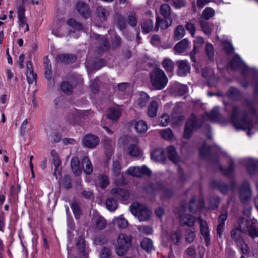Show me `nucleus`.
Masks as SVG:
<instances>
[{
  "instance_id": "nucleus-20",
  "label": "nucleus",
  "mask_w": 258,
  "mask_h": 258,
  "mask_svg": "<svg viewBox=\"0 0 258 258\" xmlns=\"http://www.w3.org/2000/svg\"><path fill=\"white\" fill-rule=\"evenodd\" d=\"M153 22L149 19H143L141 22V26L142 32L144 33H148L153 29Z\"/></svg>"
},
{
  "instance_id": "nucleus-28",
  "label": "nucleus",
  "mask_w": 258,
  "mask_h": 258,
  "mask_svg": "<svg viewBox=\"0 0 258 258\" xmlns=\"http://www.w3.org/2000/svg\"><path fill=\"white\" fill-rule=\"evenodd\" d=\"M226 218L227 214H221L219 217L217 231V234L219 237H221L222 235L225 226L224 221Z\"/></svg>"
},
{
  "instance_id": "nucleus-55",
  "label": "nucleus",
  "mask_w": 258,
  "mask_h": 258,
  "mask_svg": "<svg viewBox=\"0 0 258 258\" xmlns=\"http://www.w3.org/2000/svg\"><path fill=\"white\" fill-rule=\"evenodd\" d=\"M27 82L29 84H32L34 82H36L37 75L33 72L26 73Z\"/></svg>"
},
{
  "instance_id": "nucleus-9",
  "label": "nucleus",
  "mask_w": 258,
  "mask_h": 258,
  "mask_svg": "<svg viewBox=\"0 0 258 258\" xmlns=\"http://www.w3.org/2000/svg\"><path fill=\"white\" fill-rule=\"evenodd\" d=\"M111 194L116 200L122 201L127 200L130 198L128 191L123 188L119 187L112 188L110 191Z\"/></svg>"
},
{
  "instance_id": "nucleus-7",
  "label": "nucleus",
  "mask_w": 258,
  "mask_h": 258,
  "mask_svg": "<svg viewBox=\"0 0 258 258\" xmlns=\"http://www.w3.org/2000/svg\"><path fill=\"white\" fill-rule=\"evenodd\" d=\"M172 22L170 17V8L167 5H162V29H166Z\"/></svg>"
},
{
  "instance_id": "nucleus-32",
  "label": "nucleus",
  "mask_w": 258,
  "mask_h": 258,
  "mask_svg": "<svg viewBox=\"0 0 258 258\" xmlns=\"http://www.w3.org/2000/svg\"><path fill=\"white\" fill-rule=\"evenodd\" d=\"M115 22L117 27L120 30H123L126 28L125 19L122 15L117 14L115 15Z\"/></svg>"
},
{
  "instance_id": "nucleus-41",
  "label": "nucleus",
  "mask_w": 258,
  "mask_h": 258,
  "mask_svg": "<svg viewBox=\"0 0 258 258\" xmlns=\"http://www.w3.org/2000/svg\"><path fill=\"white\" fill-rule=\"evenodd\" d=\"M126 21L130 26L131 27H135L138 22V19L136 17L135 12L133 11L130 12V14L127 17Z\"/></svg>"
},
{
  "instance_id": "nucleus-2",
  "label": "nucleus",
  "mask_w": 258,
  "mask_h": 258,
  "mask_svg": "<svg viewBox=\"0 0 258 258\" xmlns=\"http://www.w3.org/2000/svg\"><path fill=\"white\" fill-rule=\"evenodd\" d=\"M245 230H247L249 235L251 237L258 236V228H257V222L255 220H251L248 221L241 220L239 223L238 227L233 229L231 231V236L233 231L237 238L242 239V234Z\"/></svg>"
},
{
  "instance_id": "nucleus-29",
  "label": "nucleus",
  "mask_w": 258,
  "mask_h": 258,
  "mask_svg": "<svg viewBox=\"0 0 258 258\" xmlns=\"http://www.w3.org/2000/svg\"><path fill=\"white\" fill-rule=\"evenodd\" d=\"M45 76L46 79L50 80L52 78L51 65L47 57L44 58Z\"/></svg>"
},
{
  "instance_id": "nucleus-17",
  "label": "nucleus",
  "mask_w": 258,
  "mask_h": 258,
  "mask_svg": "<svg viewBox=\"0 0 258 258\" xmlns=\"http://www.w3.org/2000/svg\"><path fill=\"white\" fill-rule=\"evenodd\" d=\"M177 73L180 76H184L189 72L190 66L187 61L180 60L177 62Z\"/></svg>"
},
{
  "instance_id": "nucleus-44",
  "label": "nucleus",
  "mask_w": 258,
  "mask_h": 258,
  "mask_svg": "<svg viewBox=\"0 0 258 258\" xmlns=\"http://www.w3.org/2000/svg\"><path fill=\"white\" fill-rule=\"evenodd\" d=\"M162 66L167 72L171 73L174 68V63L171 60L166 58L162 62Z\"/></svg>"
},
{
  "instance_id": "nucleus-51",
  "label": "nucleus",
  "mask_w": 258,
  "mask_h": 258,
  "mask_svg": "<svg viewBox=\"0 0 258 258\" xmlns=\"http://www.w3.org/2000/svg\"><path fill=\"white\" fill-rule=\"evenodd\" d=\"M185 35V31L184 28L181 25H179L177 27L175 32L174 36L177 39L182 38Z\"/></svg>"
},
{
  "instance_id": "nucleus-60",
  "label": "nucleus",
  "mask_w": 258,
  "mask_h": 258,
  "mask_svg": "<svg viewBox=\"0 0 258 258\" xmlns=\"http://www.w3.org/2000/svg\"><path fill=\"white\" fill-rule=\"evenodd\" d=\"M139 230L142 233L146 234H151L153 230L151 227L148 226H141L139 227Z\"/></svg>"
},
{
  "instance_id": "nucleus-42",
  "label": "nucleus",
  "mask_w": 258,
  "mask_h": 258,
  "mask_svg": "<svg viewBox=\"0 0 258 258\" xmlns=\"http://www.w3.org/2000/svg\"><path fill=\"white\" fill-rule=\"evenodd\" d=\"M181 237L182 234L181 231L179 230H177L170 236V238H169V240L171 243L176 244L180 241Z\"/></svg>"
},
{
  "instance_id": "nucleus-52",
  "label": "nucleus",
  "mask_w": 258,
  "mask_h": 258,
  "mask_svg": "<svg viewBox=\"0 0 258 258\" xmlns=\"http://www.w3.org/2000/svg\"><path fill=\"white\" fill-rule=\"evenodd\" d=\"M111 251L110 248L104 246L102 248L99 254L100 258H108L111 256Z\"/></svg>"
},
{
  "instance_id": "nucleus-38",
  "label": "nucleus",
  "mask_w": 258,
  "mask_h": 258,
  "mask_svg": "<svg viewBox=\"0 0 258 258\" xmlns=\"http://www.w3.org/2000/svg\"><path fill=\"white\" fill-rule=\"evenodd\" d=\"M141 247L147 251H151L153 248L152 241L149 238H144L141 242Z\"/></svg>"
},
{
  "instance_id": "nucleus-11",
  "label": "nucleus",
  "mask_w": 258,
  "mask_h": 258,
  "mask_svg": "<svg viewBox=\"0 0 258 258\" xmlns=\"http://www.w3.org/2000/svg\"><path fill=\"white\" fill-rule=\"evenodd\" d=\"M99 143V139L95 135L88 134L83 140V145L89 148L95 147Z\"/></svg>"
},
{
  "instance_id": "nucleus-10",
  "label": "nucleus",
  "mask_w": 258,
  "mask_h": 258,
  "mask_svg": "<svg viewBox=\"0 0 258 258\" xmlns=\"http://www.w3.org/2000/svg\"><path fill=\"white\" fill-rule=\"evenodd\" d=\"M232 238L235 240L237 246L240 247L243 254L242 257L244 258L249 257L250 253V249L247 245L243 241V239L237 238L234 231L232 233Z\"/></svg>"
},
{
  "instance_id": "nucleus-33",
  "label": "nucleus",
  "mask_w": 258,
  "mask_h": 258,
  "mask_svg": "<svg viewBox=\"0 0 258 258\" xmlns=\"http://www.w3.org/2000/svg\"><path fill=\"white\" fill-rule=\"evenodd\" d=\"M109 181L108 177L104 174H101L98 176L97 184L102 189H105L109 184Z\"/></svg>"
},
{
  "instance_id": "nucleus-36",
  "label": "nucleus",
  "mask_w": 258,
  "mask_h": 258,
  "mask_svg": "<svg viewBox=\"0 0 258 258\" xmlns=\"http://www.w3.org/2000/svg\"><path fill=\"white\" fill-rule=\"evenodd\" d=\"M52 162L54 166V171L53 175L56 176L57 174H60L61 171V168L60 167L61 164V161L59 159L58 156L52 157Z\"/></svg>"
},
{
  "instance_id": "nucleus-25",
  "label": "nucleus",
  "mask_w": 258,
  "mask_h": 258,
  "mask_svg": "<svg viewBox=\"0 0 258 258\" xmlns=\"http://www.w3.org/2000/svg\"><path fill=\"white\" fill-rule=\"evenodd\" d=\"M149 96L145 92H141L138 99V105L140 108L146 106L149 101Z\"/></svg>"
},
{
  "instance_id": "nucleus-64",
  "label": "nucleus",
  "mask_w": 258,
  "mask_h": 258,
  "mask_svg": "<svg viewBox=\"0 0 258 258\" xmlns=\"http://www.w3.org/2000/svg\"><path fill=\"white\" fill-rule=\"evenodd\" d=\"M162 137L167 140L170 139L172 137V133L171 130L167 128L162 131Z\"/></svg>"
},
{
  "instance_id": "nucleus-14",
  "label": "nucleus",
  "mask_w": 258,
  "mask_h": 258,
  "mask_svg": "<svg viewBox=\"0 0 258 258\" xmlns=\"http://www.w3.org/2000/svg\"><path fill=\"white\" fill-rule=\"evenodd\" d=\"M197 221L200 224V232L202 235L205 237L206 244L208 245L210 244V239L209 236V230L207 222L201 218H197Z\"/></svg>"
},
{
  "instance_id": "nucleus-46",
  "label": "nucleus",
  "mask_w": 258,
  "mask_h": 258,
  "mask_svg": "<svg viewBox=\"0 0 258 258\" xmlns=\"http://www.w3.org/2000/svg\"><path fill=\"white\" fill-rule=\"evenodd\" d=\"M218 116V108H214L210 113L206 114V118L213 121H216Z\"/></svg>"
},
{
  "instance_id": "nucleus-18",
  "label": "nucleus",
  "mask_w": 258,
  "mask_h": 258,
  "mask_svg": "<svg viewBox=\"0 0 258 258\" xmlns=\"http://www.w3.org/2000/svg\"><path fill=\"white\" fill-rule=\"evenodd\" d=\"M204 41V39L201 37H197L194 40V49L190 54V58L192 61H196L195 55L199 52V48L202 46Z\"/></svg>"
},
{
  "instance_id": "nucleus-30",
  "label": "nucleus",
  "mask_w": 258,
  "mask_h": 258,
  "mask_svg": "<svg viewBox=\"0 0 258 258\" xmlns=\"http://www.w3.org/2000/svg\"><path fill=\"white\" fill-rule=\"evenodd\" d=\"M71 166L74 173L79 174L81 172L80 161L77 157H73L71 159Z\"/></svg>"
},
{
  "instance_id": "nucleus-37",
  "label": "nucleus",
  "mask_w": 258,
  "mask_h": 258,
  "mask_svg": "<svg viewBox=\"0 0 258 258\" xmlns=\"http://www.w3.org/2000/svg\"><path fill=\"white\" fill-rule=\"evenodd\" d=\"M60 89L61 91L67 95L71 94L73 91L72 85L67 81H63L61 83Z\"/></svg>"
},
{
  "instance_id": "nucleus-56",
  "label": "nucleus",
  "mask_w": 258,
  "mask_h": 258,
  "mask_svg": "<svg viewBox=\"0 0 258 258\" xmlns=\"http://www.w3.org/2000/svg\"><path fill=\"white\" fill-rule=\"evenodd\" d=\"M196 238V234L195 232L191 230H188L185 235V240L188 243H190L192 242Z\"/></svg>"
},
{
  "instance_id": "nucleus-39",
  "label": "nucleus",
  "mask_w": 258,
  "mask_h": 258,
  "mask_svg": "<svg viewBox=\"0 0 258 258\" xmlns=\"http://www.w3.org/2000/svg\"><path fill=\"white\" fill-rule=\"evenodd\" d=\"M121 165L117 160L113 161L112 165V172L115 176H118L120 174Z\"/></svg>"
},
{
  "instance_id": "nucleus-40",
  "label": "nucleus",
  "mask_w": 258,
  "mask_h": 258,
  "mask_svg": "<svg viewBox=\"0 0 258 258\" xmlns=\"http://www.w3.org/2000/svg\"><path fill=\"white\" fill-rule=\"evenodd\" d=\"M113 222L120 229L125 228L128 225L127 221L123 217H120L114 219Z\"/></svg>"
},
{
  "instance_id": "nucleus-49",
  "label": "nucleus",
  "mask_w": 258,
  "mask_h": 258,
  "mask_svg": "<svg viewBox=\"0 0 258 258\" xmlns=\"http://www.w3.org/2000/svg\"><path fill=\"white\" fill-rule=\"evenodd\" d=\"M215 14L214 10L211 8H206L202 13V17L208 20L213 17Z\"/></svg>"
},
{
  "instance_id": "nucleus-23",
  "label": "nucleus",
  "mask_w": 258,
  "mask_h": 258,
  "mask_svg": "<svg viewBox=\"0 0 258 258\" xmlns=\"http://www.w3.org/2000/svg\"><path fill=\"white\" fill-rule=\"evenodd\" d=\"M189 45V42L186 39H183L174 46V50L178 53L183 52L187 49Z\"/></svg>"
},
{
  "instance_id": "nucleus-50",
  "label": "nucleus",
  "mask_w": 258,
  "mask_h": 258,
  "mask_svg": "<svg viewBox=\"0 0 258 258\" xmlns=\"http://www.w3.org/2000/svg\"><path fill=\"white\" fill-rule=\"evenodd\" d=\"M205 51L207 56L210 59H213L214 56V50L213 45L210 43H207L205 47Z\"/></svg>"
},
{
  "instance_id": "nucleus-13",
  "label": "nucleus",
  "mask_w": 258,
  "mask_h": 258,
  "mask_svg": "<svg viewBox=\"0 0 258 258\" xmlns=\"http://www.w3.org/2000/svg\"><path fill=\"white\" fill-rule=\"evenodd\" d=\"M179 221L181 224L192 226L196 221V217L188 213H184V211H180Z\"/></svg>"
},
{
  "instance_id": "nucleus-21",
  "label": "nucleus",
  "mask_w": 258,
  "mask_h": 258,
  "mask_svg": "<svg viewBox=\"0 0 258 258\" xmlns=\"http://www.w3.org/2000/svg\"><path fill=\"white\" fill-rule=\"evenodd\" d=\"M82 166L84 172L87 174H90L93 171V166L89 158L84 156L82 159Z\"/></svg>"
},
{
  "instance_id": "nucleus-45",
  "label": "nucleus",
  "mask_w": 258,
  "mask_h": 258,
  "mask_svg": "<svg viewBox=\"0 0 258 258\" xmlns=\"http://www.w3.org/2000/svg\"><path fill=\"white\" fill-rule=\"evenodd\" d=\"M242 65V61L238 55H235L232 60L230 67L233 70H236Z\"/></svg>"
},
{
  "instance_id": "nucleus-48",
  "label": "nucleus",
  "mask_w": 258,
  "mask_h": 258,
  "mask_svg": "<svg viewBox=\"0 0 258 258\" xmlns=\"http://www.w3.org/2000/svg\"><path fill=\"white\" fill-rule=\"evenodd\" d=\"M151 159L155 162H160L161 160V149L155 150L151 155Z\"/></svg>"
},
{
  "instance_id": "nucleus-4",
  "label": "nucleus",
  "mask_w": 258,
  "mask_h": 258,
  "mask_svg": "<svg viewBox=\"0 0 258 258\" xmlns=\"http://www.w3.org/2000/svg\"><path fill=\"white\" fill-rule=\"evenodd\" d=\"M120 141L124 144H129L127 148V153L133 157L139 156L142 151L138 146V140L136 137L124 136L120 139Z\"/></svg>"
},
{
  "instance_id": "nucleus-62",
  "label": "nucleus",
  "mask_w": 258,
  "mask_h": 258,
  "mask_svg": "<svg viewBox=\"0 0 258 258\" xmlns=\"http://www.w3.org/2000/svg\"><path fill=\"white\" fill-rule=\"evenodd\" d=\"M140 172H141V176L143 175L150 176L152 175V171L146 166H142L140 167Z\"/></svg>"
},
{
  "instance_id": "nucleus-63",
  "label": "nucleus",
  "mask_w": 258,
  "mask_h": 258,
  "mask_svg": "<svg viewBox=\"0 0 258 258\" xmlns=\"http://www.w3.org/2000/svg\"><path fill=\"white\" fill-rule=\"evenodd\" d=\"M82 196L88 200H91L93 199V194L92 191L88 190H84L82 192Z\"/></svg>"
},
{
  "instance_id": "nucleus-47",
  "label": "nucleus",
  "mask_w": 258,
  "mask_h": 258,
  "mask_svg": "<svg viewBox=\"0 0 258 258\" xmlns=\"http://www.w3.org/2000/svg\"><path fill=\"white\" fill-rule=\"evenodd\" d=\"M127 173L133 176L140 177H141V172H140V167H130L128 168Z\"/></svg>"
},
{
  "instance_id": "nucleus-1",
  "label": "nucleus",
  "mask_w": 258,
  "mask_h": 258,
  "mask_svg": "<svg viewBox=\"0 0 258 258\" xmlns=\"http://www.w3.org/2000/svg\"><path fill=\"white\" fill-rule=\"evenodd\" d=\"M231 122L234 127L237 130L247 131V135L250 136L253 133V125L245 118H243L237 108H234L232 116Z\"/></svg>"
},
{
  "instance_id": "nucleus-35",
  "label": "nucleus",
  "mask_w": 258,
  "mask_h": 258,
  "mask_svg": "<svg viewBox=\"0 0 258 258\" xmlns=\"http://www.w3.org/2000/svg\"><path fill=\"white\" fill-rule=\"evenodd\" d=\"M158 108V106L157 102L156 101H151L148 108V115L151 117L156 116L157 115Z\"/></svg>"
},
{
  "instance_id": "nucleus-54",
  "label": "nucleus",
  "mask_w": 258,
  "mask_h": 258,
  "mask_svg": "<svg viewBox=\"0 0 258 258\" xmlns=\"http://www.w3.org/2000/svg\"><path fill=\"white\" fill-rule=\"evenodd\" d=\"M167 150L170 159L174 162L176 163L177 156L174 147L173 146L169 147Z\"/></svg>"
},
{
  "instance_id": "nucleus-6",
  "label": "nucleus",
  "mask_w": 258,
  "mask_h": 258,
  "mask_svg": "<svg viewBox=\"0 0 258 258\" xmlns=\"http://www.w3.org/2000/svg\"><path fill=\"white\" fill-rule=\"evenodd\" d=\"M151 82L156 89H161V71L158 68H155L150 74Z\"/></svg>"
},
{
  "instance_id": "nucleus-8",
  "label": "nucleus",
  "mask_w": 258,
  "mask_h": 258,
  "mask_svg": "<svg viewBox=\"0 0 258 258\" xmlns=\"http://www.w3.org/2000/svg\"><path fill=\"white\" fill-rule=\"evenodd\" d=\"M78 13L84 19H87L91 16V10L88 5L82 1H79L76 5Z\"/></svg>"
},
{
  "instance_id": "nucleus-59",
  "label": "nucleus",
  "mask_w": 258,
  "mask_h": 258,
  "mask_svg": "<svg viewBox=\"0 0 258 258\" xmlns=\"http://www.w3.org/2000/svg\"><path fill=\"white\" fill-rule=\"evenodd\" d=\"M121 38L115 35L114 37V38L112 41V47L113 48H117L121 45Z\"/></svg>"
},
{
  "instance_id": "nucleus-27",
  "label": "nucleus",
  "mask_w": 258,
  "mask_h": 258,
  "mask_svg": "<svg viewBox=\"0 0 258 258\" xmlns=\"http://www.w3.org/2000/svg\"><path fill=\"white\" fill-rule=\"evenodd\" d=\"M107 117L113 121H116L121 115L120 110L118 108H112L108 110Z\"/></svg>"
},
{
  "instance_id": "nucleus-57",
  "label": "nucleus",
  "mask_w": 258,
  "mask_h": 258,
  "mask_svg": "<svg viewBox=\"0 0 258 258\" xmlns=\"http://www.w3.org/2000/svg\"><path fill=\"white\" fill-rule=\"evenodd\" d=\"M150 42L153 46H159L161 43L160 36L157 34L153 35L151 37Z\"/></svg>"
},
{
  "instance_id": "nucleus-19",
  "label": "nucleus",
  "mask_w": 258,
  "mask_h": 258,
  "mask_svg": "<svg viewBox=\"0 0 258 258\" xmlns=\"http://www.w3.org/2000/svg\"><path fill=\"white\" fill-rule=\"evenodd\" d=\"M76 56L75 55L72 54L63 53L58 55L56 57L57 61H60L66 64H69L74 62L76 60Z\"/></svg>"
},
{
  "instance_id": "nucleus-34",
  "label": "nucleus",
  "mask_w": 258,
  "mask_h": 258,
  "mask_svg": "<svg viewBox=\"0 0 258 258\" xmlns=\"http://www.w3.org/2000/svg\"><path fill=\"white\" fill-rule=\"evenodd\" d=\"M117 206L116 200L114 197H109L106 201V208L110 211H115Z\"/></svg>"
},
{
  "instance_id": "nucleus-22",
  "label": "nucleus",
  "mask_w": 258,
  "mask_h": 258,
  "mask_svg": "<svg viewBox=\"0 0 258 258\" xmlns=\"http://www.w3.org/2000/svg\"><path fill=\"white\" fill-rule=\"evenodd\" d=\"M133 124L136 132L140 134L146 133L148 130V125L146 121L140 120L137 121H134Z\"/></svg>"
},
{
  "instance_id": "nucleus-24",
  "label": "nucleus",
  "mask_w": 258,
  "mask_h": 258,
  "mask_svg": "<svg viewBox=\"0 0 258 258\" xmlns=\"http://www.w3.org/2000/svg\"><path fill=\"white\" fill-rule=\"evenodd\" d=\"M96 14L100 20L102 22L106 20L109 15L108 11L102 6H98L97 7Z\"/></svg>"
},
{
  "instance_id": "nucleus-26",
  "label": "nucleus",
  "mask_w": 258,
  "mask_h": 258,
  "mask_svg": "<svg viewBox=\"0 0 258 258\" xmlns=\"http://www.w3.org/2000/svg\"><path fill=\"white\" fill-rule=\"evenodd\" d=\"M250 196L249 186L246 183L240 190V198L242 201L247 200Z\"/></svg>"
},
{
  "instance_id": "nucleus-61",
  "label": "nucleus",
  "mask_w": 258,
  "mask_h": 258,
  "mask_svg": "<svg viewBox=\"0 0 258 258\" xmlns=\"http://www.w3.org/2000/svg\"><path fill=\"white\" fill-rule=\"evenodd\" d=\"M201 27L204 32L207 34H209L212 30V26L207 23H202Z\"/></svg>"
},
{
  "instance_id": "nucleus-5",
  "label": "nucleus",
  "mask_w": 258,
  "mask_h": 258,
  "mask_svg": "<svg viewBox=\"0 0 258 258\" xmlns=\"http://www.w3.org/2000/svg\"><path fill=\"white\" fill-rule=\"evenodd\" d=\"M131 236L123 233L119 234L117 238V246L115 249L116 254L119 256L125 254L131 245Z\"/></svg>"
},
{
  "instance_id": "nucleus-43",
  "label": "nucleus",
  "mask_w": 258,
  "mask_h": 258,
  "mask_svg": "<svg viewBox=\"0 0 258 258\" xmlns=\"http://www.w3.org/2000/svg\"><path fill=\"white\" fill-rule=\"evenodd\" d=\"M94 222L96 226L98 229L102 230L104 229L106 225V221L105 219L102 217H97L94 218Z\"/></svg>"
},
{
  "instance_id": "nucleus-16",
  "label": "nucleus",
  "mask_w": 258,
  "mask_h": 258,
  "mask_svg": "<svg viewBox=\"0 0 258 258\" xmlns=\"http://www.w3.org/2000/svg\"><path fill=\"white\" fill-rule=\"evenodd\" d=\"M66 23L72 29V30L71 29L69 31V34H71L72 32L74 33L76 31H80L83 29V25L74 18L69 19Z\"/></svg>"
},
{
  "instance_id": "nucleus-15",
  "label": "nucleus",
  "mask_w": 258,
  "mask_h": 258,
  "mask_svg": "<svg viewBox=\"0 0 258 258\" xmlns=\"http://www.w3.org/2000/svg\"><path fill=\"white\" fill-rule=\"evenodd\" d=\"M197 128V119L195 116H191L188 120L185 127L183 136L185 138H188L193 131Z\"/></svg>"
},
{
  "instance_id": "nucleus-58",
  "label": "nucleus",
  "mask_w": 258,
  "mask_h": 258,
  "mask_svg": "<svg viewBox=\"0 0 258 258\" xmlns=\"http://www.w3.org/2000/svg\"><path fill=\"white\" fill-rule=\"evenodd\" d=\"M62 186L66 189H69L72 187L71 181L69 176H64L62 180Z\"/></svg>"
},
{
  "instance_id": "nucleus-31",
  "label": "nucleus",
  "mask_w": 258,
  "mask_h": 258,
  "mask_svg": "<svg viewBox=\"0 0 258 258\" xmlns=\"http://www.w3.org/2000/svg\"><path fill=\"white\" fill-rule=\"evenodd\" d=\"M71 208L73 211L75 217L79 219L82 215V210L78 203L76 201H73L71 204Z\"/></svg>"
},
{
  "instance_id": "nucleus-3",
  "label": "nucleus",
  "mask_w": 258,
  "mask_h": 258,
  "mask_svg": "<svg viewBox=\"0 0 258 258\" xmlns=\"http://www.w3.org/2000/svg\"><path fill=\"white\" fill-rule=\"evenodd\" d=\"M130 209L133 215L138 218L140 221H146L151 216V211L145 206L137 202L132 203Z\"/></svg>"
},
{
  "instance_id": "nucleus-12",
  "label": "nucleus",
  "mask_w": 258,
  "mask_h": 258,
  "mask_svg": "<svg viewBox=\"0 0 258 258\" xmlns=\"http://www.w3.org/2000/svg\"><path fill=\"white\" fill-rule=\"evenodd\" d=\"M91 39L93 41H96V43L99 44L100 49L102 51L107 50L109 48L110 43L105 37H100L99 35L94 33L91 36Z\"/></svg>"
},
{
  "instance_id": "nucleus-53",
  "label": "nucleus",
  "mask_w": 258,
  "mask_h": 258,
  "mask_svg": "<svg viewBox=\"0 0 258 258\" xmlns=\"http://www.w3.org/2000/svg\"><path fill=\"white\" fill-rule=\"evenodd\" d=\"M77 248L80 253H84L85 250V240L82 238L79 237L76 244Z\"/></svg>"
}]
</instances>
